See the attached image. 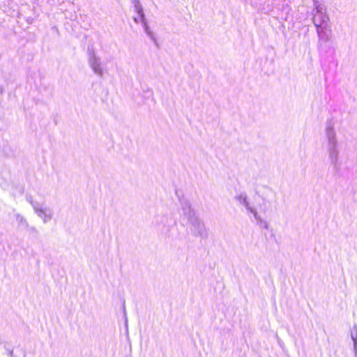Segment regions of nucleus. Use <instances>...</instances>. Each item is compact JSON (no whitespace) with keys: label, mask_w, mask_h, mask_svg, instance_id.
<instances>
[{"label":"nucleus","mask_w":357,"mask_h":357,"mask_svg":"<svg viewBox=\"0 0 357 357\" xmlns=\"http://www.w3.org/2000/svg\"><path fill=\"white\" fill-rule=\"evenodd\" d=\"M165 220H167L166 216H158L157 218V222L160 221V222L163 223Z\"/></svg>","instance_id":"aec40b11"},{"label":"nucleus","mask_w":357,"mask_h":357,"mask_svg":"<svg viewBox=\"0 0 357 357\" xmlns=\"http://www.w3.org/2000/svg\"><path fill=\"white\" fill-rule=\"evenodd\" d=\"M325 134L326 139V149L330 164L333 167V171L338 173L341 169L342 162L340 159V148L334 128L328 125L326 128Z\"/></svg>","instance_id":"f257e3e1"},{"label":"nucleus","mask_w":357,"mask_h":357,"mask_svg":"<svg viewBox=\"0 0 357 357\" xmlns=\"http://www.w3.org/2000/svg\"><path fill=\"white\" fill-rule=\"evenodd\" d=\"M133 20H134V22H135V23H137V24L140 23V22H139V19L138 16H137V17H133Z\"/></svg>","instance_id":"5701e85b"},{"label":"nucleus","mask_w":357,"mask_h":357,"mask_svg":"<svg viewBox=\"0 0 357 357\" xmlns=\"http://www.w3.org/2000/svg\"><path fill=\"white\" fill-rule=\"evenodd\" d=\"M323 13H326V8L324 4L319 5L314 8L312 10V15L314 14H323Z\"/></svg>","instance_id":"dca6fc26"},{"label":"nucleus","mask_w":357,"mask_h":357,"mask_svg":"<svg viewBox=\"0 0 357 357\" xmlns=\"http://www.w3.org/2000/svg\"><path fill=\"white\" fill-rule=\"evenodd\" d=\"M312 23L316 29L331 26L330 18L327 13L314 14Z\"/></svg>","instance_id":"423d86ee"},{"label":"nucleus","mask_w":357,"mask_h":357,"mask_svg":"<svg viewBox=\"0 0 357 357\" xmlns=\"http://www.w3.org/2000/svg\"><path fill=\"white\" fill-rule=\"evenodd\" d=\"M189 222V229L192 234L195 236H199L202 238L207 237V231L204 223L197 215L188 220Z\"/></svg>","instance_id":"f03ea898"},{"label":"nucleus","mask_w":357,"mask_h":357,"mask_svg":"<svg viewBox=\"0 0 357 357\" xmlns=\"http://www.w3.org/2000/svg\"><path fill=\"white\" fill-rule=\"evenodd\" d=\"M321 4H323L321 0H313L314 8Z\"/></svg>","instance_id":"412c9836"},{"label":"nucleus","mask_w":357,"mask_h":357,"mask_svg":"<svg viewBox=\"0 0 357 357\" xmlns=\"http://www.w3.org/2000/svg\"><path fill=\"white\" fill-rule=\"evenodd\" d=\"M132 3L134 6V10L135 13L137 14V15L143 17V6L140 3L139 0H132Z\"/></svg>","instance_id":"2eb2a0df"},{"label":"nucleus","mask_w":357,"mask_h":357,"mask_svg":"<svg viewBox=\"0 0 357 357\" xmlns=\"http://www.w3.org/2000/svg\"><path fill=\"white\" fill-rule=\"evenodd\" d=\"M89 63L96 75L102 77L103 70L101 67L100 59L96 55L93 51L89 52Z\"/></svg>","instance_id":"39448f33"},{"label":"nucleus","mask_w":357,"mask_h":357,"mask_svg":"<svg viewBox=\"0 0 357 357\" xmlns=\"http://www.w3.org/2000/svg\"><path fill=\"white\" fill-rule=\"evenodd\" d=\"M351 337L354 342V357H357V324L354 325L351 331Z\"/></svg>","instance_id":"4468645a"},{"label":"nucleus","mask_w":357,"mask_h":357,"mask_svg":"<svg viewBox=\"0 0 357 357\" xmlns=\"http://www.w3.org/2000/svg\"><path fill=\"white\" fill-rule=\"evenodd\" d=\"M234 199L241 206H243L246 211V214L250 219H252L251 215L257 210V208L252 206L250 202L249 198L245 192H241L234 197Z\"/></svg>","instance_id":"7ed1b4c3"},{"label":"nucleus","mask_w":357,"mask_h":357,"mask_svg":"<svg viewBox=\"0 0 357 357\" xmlns=\"http://www.w3.org/2000/svg\"><path fill=\"white\" fill-rule=\"evenodd\" d=\"M252 219H250L252 222H255V224L259 226L261 229H268L269 224L268 222L262 218L257 210H256L252 215Z\"/></svg>","instance_id":"9b49d317"},{"label":"nucleus","mask_w":357,"mask_h":357,"mask_svg":"<svg viewBox=\"0 0 357 357\" xmlns=\"http://www.w3.org/2000/svg\"><path fill=\"white\" fill-rule=\"evenodd\" d=\"M25 198L26 201L31 205L33 209H34L36 206H38L40 204L38 202H36L33 199L32 195H26Z\"/></svg>","instance_id":"f3484780"},{"label":"nucleus","mask_w":357,"mask_h":357,"mask_svg":"<svg viewBox=\"0 0 357 357\" xmlns=\"http://www.w3.org/2000/svg\"><path fill=\"white\" fill-rule=\"evenodd\" d=\"M35 213L38 218H40L44 224L50 222L53 216L54 211L49 207L44 206L43 204H40L33 209Z\"/></svg>","instance_id":"20e7f679"},{"label":"nucleus","mask_w":357,"mask_h":357,"mask_svg":"<svg viewBox=\"0 0 357 357\" xmlns=\"http://www.w3.org/2000/svg\"><path fill=\"white\" fill-rule=\"evenodd\" d=\"M26 230L29 231V232L31 234H33V236H38L39 234L38 229L35 226L29 225L28 229H26Z\"/></svg>","instance_id":"a211bd4d"},{"label":"nucleus","mask_w":357,"mask_h":357,"mask_svg":"<svg viewBox=\"0 0 357 357\" xmlns=\"http://www.w3.org/2000/svg\"><path fill=\"white\" fill-rule=\"evenodd\" d=\"M318 40L317 43L328 42L333 40V32L331 26L316 29Z\"/></svg>","instance_id":"6e6552de"},{"label":"nucleus","mask_w":357,"mask_h":357,"mask_svg":"<svg viewBox=\"0 0 357 357\" xmlns=\"http://www.w3.org/2000/svg\"><path fill=\"white\" fill-rule=\"evenodd\" d=\"M3 151L6 156H12L13 155V150L9 146H4Z\"/></svg>","instance_id":"6ab92c4d"},{"label":"nucleus","mask_w":357,"mask_h":357,"mask_svg":"<svg viewBox=\"0 0 357 357\" xmlns=\"http://www.w3.org/2000/svg\"><path fill=\"white\" fill-rule=\"evenodd\" d=\"M141 24L142 25L143 29H144V32L146 33V36L154 43V44L156 46H158L156 38H155L154 33H153V31H151V29H149L147 21L142 22Z\"/></svg>","instance_id":"ddd939ff"},{"label":"nucleus","mask_w":357,"mask_h":357,"mask_svg":"<svg viewBox=\"0 0 357 357\" xmlns=\"http://www.w3.org/2000/svg\"><path fill=\"white\" fill-rule=\"evenodd\" d=\"M15 221L20 229H26L29 227V222L25 217L20 213H15Z\"/></svg>","instance_id":"f8f14e48"},{"label":"nucleus","mask_w":357,"mask_h":357,"mask_svg":"<svg viewBox=\"0 0 357 357\" xmlns=\"http://www.w3.org/2000/svg\"><path fill=\"white\" fill-rule=\"evenodd\" d=\"M317 50L319 54L322 56H333L335 53V48L333 40L317 43Z\"/></svg>","instance_id":"0eeeda50"},{"label":"nucleus","mask_w":357,"mask_h":357,"mask_svg":"<svg viewBox=\"0 0 357 357\" xmlns=\"http://www.w3.org/2000/svg\"><path fill=\"white\" fill-rule=\"evenodd\" d=\"M139 19V22L140 23L142 22H144L145 21H146V17H145V14L144 13H143V17L142 16H138Z\"/></svg>","instance_id":"4be33fe9"},{"label":"nucleus","mask_w":357,"mask_h":357,"mask_svg":"<svg viewBox=\"0 0 357 357\" xmlns=\"http://www.w3.org/2000/svg\"><path fill=\"white\" fill-rule=\"evenodd\" d=\"M181 208L183 215L188 220L196 216L195 211L192 208L190 202L185 199H180Z\"/></svg>","instance_id":"1a4fd4ad"},{"label":"nucleus","mask_w":357,"mask_h":357,"mask_svg":"<svg viewBox=\"0 0 357 357\" xmlns=\"http://www.w3.org/2000/svg\"><path fill=\"white\" fill-rule=\"evenodd\" d=\"M8 357H25L26 351L20 346L12 347L8 344L4 346Z\"/></svg>","instance_id":"9d476101"}]
</instances>
